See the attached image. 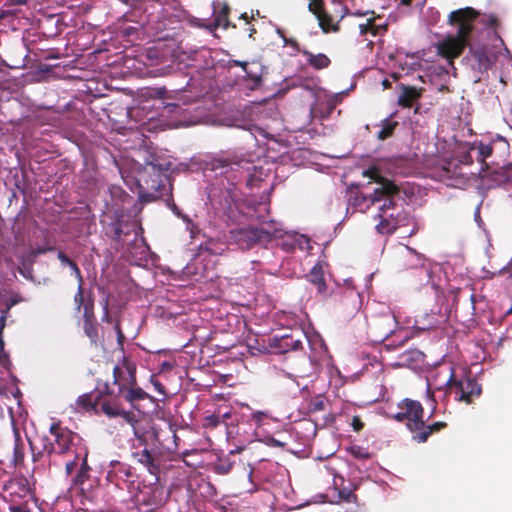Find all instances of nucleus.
Segmentation results:
<instances>
[{
    "instance_id": "13",
    "label": "nucleus",
    "mask_w": 512,
    "mask_h": 512,
    "mask_svg": "<svg viewBox=\"0 0 512 512\" xmlns=\"http://www.w3.org/2000/svg\"><path fill=\"white\" fill-rule=\"evenodd\" d=\"M99 329L94 313V300L89 299L84 305L83 331L89 338L90 344L96 348L103 346V338L99 334Z\"/></svg>"
},
{
    "instance_id": "46",
    "label": "nucleus",
    "mask_w": 512,
    "mask_h": 512,
    "mask_svg": "<svg viewBox=\"0 0 512 512\" xmlns=\"http://www.w3.org/2000/svg\"><path fill=\"white\" fill-rule=\"evenodd\" d=\"M364 175L375 180L378 184H380V186H382L383 181L387 180L380 175V172L377 168H369L364 172Z\"/></svg>"
},
{
    "instance_id": "28",
    "label": "nucleus",
    "mask_w": 512,
    "mask_h": 512,
    "mask_svg": "<svg viewBox=\"0 0 512 512\" xmlns=\"http://www.w3.org/2000/svg\"><path fill=\"white\" fill-rule=\"evenodd\" d=\"M25 446L18 432L15 433L13 456L11 463L13 467H20L24 463Z\"/></svg>"
},
{
    "instance_id": "51",
    "label": "nucleus",
    "mask_w": 512,
    "mask_h": 512,
    "mask_svg": "<svg viewBox=\"0 0 512 512\" xmlns=\"http://www.w3.org/2000/svg\"><path fill=\"white\" fill-rule=\"evenodd\" d=\"M101 320L103 322H106V323H110L112 321V317H111L110 312H109V300H108V298L105 299V301L103 303V315H102Z\"/></svg>"
},
{
    "instance_id": "2",
    "label": "nucleus",
    "mask_w": 512,
    "mask_h": 512,
    "mask_svg": "<svg viewBox=\"0 0 512 512\" xmlns=\"http://www.w3.org/2000/svg\"><path fill=\"white\" fill-rule=\"evenodd\" d=\"M447 22L455 29L456 33L454 35L469 42H471L472 32L475 30L476 23L478 22L487 28L493 29L494 37L499 39L501 44H504L497 32L499 20L494 14L486 15L472 7H464L451 11L448 15Z\"/></svg>"
},
{
    "instance_id": "18",
    "label": "nucleus",
    "mask_w": 512,
    "mask_h": 512,
    "mask_svg": "<svg viewBox=\"0 0 512 512\" xmlns=\"http://www.w3.org/2000/svg\"><path fill=\"white\" fill-rule=\"evenodd\" d=\"M101 411L109 418L122 417L127 423L134 424L136 415L131 411H126L118 402L117 398L112 401H103L100 403Z\"/></svg>"
},
{
    "instance_id": "17",
    "label": "nucleus",
    "mask_w": 512,
    "mask_h": 512,
    "mask_svg": "<svg viewBox=\"0 0 512 512\" xmlns=\"http://www.w3.org/2000/svg\"><path fill=\"white\" fill-rule=\"evenodd\" d=\"M469 52L477 63L479 72H487L496 62V55L491 53L486 46L476 47L472 43L469 45Z\"/></svg>"
},
{
    "instance_id": "62",
    "label": "nucleus",
    "mask_w": 512,
    "mask_h": 512,
    "mask_svg": "<svg viewBox=\"0 0 512 512\" xmlns=\"http://www.w3.org/2000/svg\"><path fill=\"white\" fill-rule=\"evenodd\" d=\"M263 416H264V413L257 412V413L253 414V419L256 420L257 422H259Z\"/></svg>"
},
{
    "instance_id": "19",
    "label": "nucleus",
    "mask_w": 512,
    "mask_h": 512,
    "mask_svg": "<svg viewBox=\"0 0 512 512\" xmlns=\"http://www.w3.org/2000/svg\"><path fill=\"white\" fill-rule=\"evenodd\" d=\"M71 490L85 499L93 498V487L90 483V474L77 471L72 478Z\"/></svg>"
},
{
    "instance_id": "49",
    "label": "nucleus",
    "mask_w": 512,
    "mask_h": 512,
    "mask_svg": "<svg viewBox=\"0 0 512 512\" xmlns=\"http://www.w3.org/2000/svg\"><path fill=\"white\" fill-rule=\"evenodd\" d=\"M114 330H115V332L117 334L118 345H120L122 347L123 343H124V340H125V335H124V333L122 331L120 320H116L115 321Z\"/></svg>"
},
{
    "instance_id": "23",
    "label": "nucleus",
    "mask_w": 512,
    "mask_h": 512,
    "mask_svg": "<svg viewBox=\"0 0 512 512\" xmlns=\"http://www.w3.org/2000/svg\"><path fill=\"white\" fill-rule=\"evenodd\" d=\"M395 325V318L393 316H383L374 326L377 338L381 341L387 340L394 333L393 327Z\"/></svg>"
},
{
    "instance_id": "48",
    "label": "nucleus",
    "mask_w": 512,
    "mask_h": 512,
    "mask_svg": "<svg viewBox=\"0 0 512 512\" xmlns=\"http://www.w3.org/2000/svg\"><path fill=\"white\" fill-rule=\"evenodd\" d=\"M283 43H284V46H289V47H291L295 52L300 53V54H302V51H305V50H306V48H302V47L299 45L298 41H297L296 39H294V38H288V37H286V38H284Z\"/></svg>"
},
{
    "instance_id": "44",
    "label": "nucleus",
    "mask_w": 512,
    "mask_h": 512,
    "mask_svg": "<svg viewBox=\"0 0 512 512\" xmlns=\"http://www.w3.org/2000/svg\"><path fill=\"white\" fill-rule=\"evenodd\" d=\"M244 71L246 73V78L252 82V88L258 87L261 84L262 78L258 71H253L248 66Z\"/></svg>"
},
{
    "instance_id": "8",
    "label": "nucleus",
    "mask_w": 512,
    "mask_h": 512,
    "mask_svg": "<svg viewBox=\"0 0 512 512\" xmlns=\"http://www.w3.org/2000/svg\"><path fill=\"white\" fill-rule=\"evenodd\" d=\"M110 222L104 223L105 234L117 242L124 241V237L128 236L133 227V223L129 220V217L123 213L122 210H115L113 214L107 215Z\"/></svg>"
},
{
    "instance_id": "31",
    "label": "nucleus",
    "mask_w": 512,
    "mask_h": 512,
    "mask_svg": "<svg viewBox=\"0 0 512 512\" xmlns=\"http://www.w3.org/2000/svg\"><path fill=\"white\" fill-rule=\"evenodd\" d=\"M386 29V25L376 24L375 18H369L366 23L359 25L360 34L363 36L367 34H371L372 36L381 35Z\"/></svg>"
},
{
    "instance_id": "57",
    "label": "nucleus",
    "mask_w": 512,
    "mask_h": 512,
    "mask_svg": "<svg viewBox=\"0 0 512 512\" xmlns=\"http://www.w3.org/2000/svg\"><path fill=\"white\" fill-rule=\"evenodd\" d=\"M58 259L61 261L62 264H65V265H68V266L73 261L62 251H60L58 253Z\"/></svg>"
},
{
    "instance_id": "36",
    "label": "nucleus",
    "mask_w": 512,
    "mask_h": 512,
    "mask_svg": "<svg viewBox=\"0 0 512 512\" xmlns=\"http://www.w3.org/2000/svg\"><path fill=\"white\" fill-rule=\"evenodd\" d=\"M99 402V397L93 398L92 393H85L78 397L77 405L85 411L94 410Z\"/></svg>"
},
{
    "instance_id": "12",
    "label": "nucleus",
    "mask_w": 512,
    "mask_h": 512,
    "mask_svg": "<svg viewBox=\"0 0 512 512\" xmlns=\"http://www.w3.org/2000/svg\"><path fill=\"white\" fill-rule=\"evenodd\" d=\"M479 177L490 182L489 187L503 186L506 189L512 188V164H504L502 167L490 169L481 167Z\"/></svg>"
},
{
    "instance_id": "59",
    "label": "nucleus",
    "mask_w": 512,
    "mask_h": 512,
    "mask_svg": "<svg viewBox=\"0 0 512 512\" xmlns=\"http://www.w3.org/2000/svg\"><path fill=\"white\" fill-rule=\"evenodd\" d=\"M230 64L233 65V66H239L241 67L243 70H246V67L249 66L248 62H245V61H239V60H231L230 61Z\"/></svg>"
},
{
    "instance_id": "52",
    "label": "nucleus",
    "mask_w": 512,
    "mask_h": 512,
    "mask_svg": "<svg viewBox=\"0 0 512 512\" xmlns=\"http://www.w3.org/2000/svg\"><path fill=\"white\" fill-rule=\"evenodd\" d=\"M69 267L72 273L75 275L76 279L78 280V284H83V276L77 264L74 261H72Z\"/></svg>"
},
{
    "instance_id": "32",
    "label": "nucleus",
    "mask_w": 512,
    "mask_h": 512,
    "mask_svg": "<svg viewBox=\"0 0 512 512\" xmlns=\"http://www.w3.org/2000/svg\"><path fill=\"white\" fill-rule=\"evenodd\" d=\"M29 443H30V449H31V453H32V462L36 465V467L37 468L49 467L48 466V452H46L44 450V443L41 442L42 449L38 450V451H36V448L31 441H29Z\"/></svg>"
},
{
    "instance_id": "60",
    "label": "nucleus",
    "mask_w": 512,
    "mask_h": 512,
    "mask_svg": "<svg viewBox=\"0 0 512 512\" xmlns=\"http://www.w3.org/2000/svg\"><path fill=\"white\" fill-rule=\"evenodd\" d=\"M161 368H162V370H165V369L170 370L173 368V365L168 361H164L161 364Z\"/></svg>"
},
{
    "instance_id": "7",
    "label": "nucleus",
    "mask_w": 512,
    "mask_h": 512,
    "mask_svg": "<svg viewBox=\"0 0 512 512\" xmlns=\"http://www.w3.org/2000/svg\"><path fill=\"white\" fill-rule=\"evenodd\" d=\"M135 436L142 445H147L148 440L151 439L156 442L159 448L168 453H172L177 449L176 440L178 437L176 435V431L171 427H168L166 431L152 428L151 432H145L142 434H139L137 431H135Z\"/></svg>"
},
{
    "instance_id": "37",
    "label": "nucleus",
    "mask_w": 512,
    "mask_h": 512,
    "mask_svg": "<svg viewBox=\"0 0 512 512\" xmlns=\"http://www.w3.org/2000/svg\"><path fill=\"white\" fill-rule=\"evenodd\" d=\"M383 215L387 216V218L392 220L393 222H398V227L404 225V222L407 218L403 209H399L398 207L397 210H390L389 212H386Z\"/></svg>"
},
{
    "instance_id": "34",
    "label": "nucleus",
    "mask_w": 512,
    "mask_h": 512,
    "mask_svg": "<svg viewBox=\"0 0 512 512\" xmlns=\"http://www.w3.org/2000/svg\"><path fill=\"white\" fill-rule=\"evenodd\" d=\"M398 126L397 121H393L390 118H386L381 122V129L377 134L379 140H386L391 137Z\"/></svg>"
},
{
    "instance_id": "29",
    "label": "nucleus",
    "mask_w": 512,
    "mask_h": 512,
    "mask_svg": "<svg viewBox=\"0 0 512 512\" xmlns=\"http://www.w3.org/2000/svg\"><path fill=\"white\" fill-rule=\"evenodd\" d=\"M442 171V175L447 178H460L464 175L462 166L459 165V161L454 157L444 161Z\"/></svg>"
},
{
    "instance_id": "6",
    "label": "nucleus",
    "mask_w": 512,
    "mask_h": 512,
    "mask_svg": "<svg viewBox=\"0 0 512 512\" xmlns=\"http://www.w3.org/2000/svg\"><path fill=\"white\" fill-rule=\"evenodd\" d=\"M399 412L392 414L390 418L397 422L407 421V428L412 432L416 431L424 418V408L419 401L409 398L398 403Z\"/></svg>"
},
{
    "instance_id": "58",
    "label": "nucleus",
    "mask_w": 512,
    "mask_h": 512,
    "mask_svg": "<svg viewBox=\"0 0 512 512\" xmlns=\"http://www.w3.org/2000/svg\"><path fill=\"white\" fill-rule=\"evenodd\" d=\"M212 241L206 243L204 246L201 245L200 249L208 252L209 254H217V252L212 248Z\"/></svg>"
},
{
    "instance_id": "25",
    "label": "nucleus",
    "mask_w": 512,
    "mask_h": 512,
    "mask_svg": "<svg viewBox=\"0 0 512 512\" xmlns=\"http://www.w3.org/2000/svg\"><path fill=\"white\" fill-rule=\"evenodd\" d=\"M302 55L306 58L307 64L316 70L328 68L331 64L330 58L324 53L314 54L306 49L302 51Z\"/></svg>"
},
{
    "instance_id": "38",
    "label": "nucleus",
    "mask_w": 512,
    "mask_h": 512,
    "mask_svg": "<svg viewBox=\"0 0 512 512\" xmlns=\"http://www.w3.org/2000/svg\"><path fill=\"white\" fill-rule=\"evenodd\" d=\"M89 299H93V298L91 296H89V298L87 300H85L83 284H78L77 292L74 295V303L76 305V310L78 312H80L81 309L84 310V305L87 303V301Z\"/></svg>"
},
{
    "instance_id": "3",
    "label": "nucleus",
    "mask_w": 512,
    "mask_h": 512,
    "mask_svg": "<svg viewBox=\"0 0 512 512\" xmlns=\"http://www.w3.org/2000/svg\"><path fill=\"white\" fill-rule=\"evenodd\" d=\"M279 231H270V224L262 227L245 226L229 231V239L242 250H249L256 245H266L278 236Z\"/></svg>"
},
{
    "instance_id": "27",
    "label": "nucleus",
    "mask_w": 512,
    "mask_h": 512,
    "mask_svg": "<svg viewBox=\"0 0 512 512\" xmlns=\"http://www.w3.org/2000/svg\"><path fill=\"white\" fill-rule=\"evenodd\" d=\"M121 397H123L127 402H129L132 405L137 401L150 398L149 394L146 393L141 387H139L137 383L127 387L125 392L121 394Z\"/></svg>"
},
{
    "instance_id": "30",
    "label": "nucleus",
    "mask_w": 512,
    "mask_h": 512,
    "mask_svg": "<svg viewBox=\"0 0 512 512\" xmlns=\"http://www.w3.org/2000/svg\"><path fill=\"white\" fill-rule=\"evenodd\" d=\"M112 470H110L107 474V478L112 481V477L122 480H128L132 477L131 467L127 464H123L120 462L112 463Z\"/></svg>"
},
{
    "instance_id": "42",
    "label": "nucleus",
    "mask_w": 512,
    "mask_h": 512,
    "mask_svg": "<svg viewBox=\"0 0 512 512\" xmlns=\"http://www.w3.org/2000/svg\"><path fill=\"white\" fill-rule=\"evenodd\" d=\"M228 16H229V7L228 6H224L220 10L218 16L215 19L216 25L217 26H223L224 28H227L229 26Z\"/></svg>"
},
{
    "instance_id": "21",
    "label": "nucleus",
    "mask_w": 512,
    "mask_h": 512,
    "mask_svg": "<svg viewBox=\"0 0 512 512\" xmlns=\"http://www.w3.org/2000/svg\"><path fill=\"white\" fill-rule=\"evenodd\" d=\"M270 231H279V235L273 237L272 241L276 240L277 247H279L284 252L291 253L295 251L298 246H300L299 237L297 235L286 233L280 228H272L271 224Z\"/></svg>"
},
{
    "instance_id": "55",
    "label": "nucleus",
    "mask_w": 512,
    "mask_h": 512,
    "mask_svg": "<svg viewBox=\"0 0 512 512\" xmlns=\"http://www.w3.org/2000/svg\"><path fill=\"white\" fill-rule=\"evenodd\" d=\"M231 464H219L215 467V470L221 474H226L231 469Z\"/></svg>"
},
{
    "instance_id": "24",
    "label": "nucleus",
    "mask_w": 512,
    "mask_h": 512,
    "mask_svg": "<svg viewBox=\"0 0 512 512\" xmlns=\"http://www.w3.org/2000/svg\"><path fill=\"white\" fill-rule=\"evenodd\" d=\"M308 280L316 287L318 293L323 294L326 292L327 285L324 278V269L322 264L316 263L312 267L310 273L308 274Z\"/></svg>"
},
{
    "instance_id": "63",
    "label": "nucleus",
    "mask_w": 512,
    "mask_h": 512,
    "mask_svg": "<svg viewBox=\"0 0 512 512\" xmlns=\"http://www.w3.org/2000/svg\"><path fill=\"white\" fill-rule=\"evenodd\" d=\"M240 18H241V19H243V20H245V21H246V23L248 24V23H250V19H253L254 17H253V15H252V16L249 18V17H248V15H247V13H243V14H241V17H240Z\"/></svg>"
},
{
    "instance_id": "10",
    "label": "nucleus",
    "mask_w": 512,
    "mask_h": 512,
    "mask_svg": "<svg viewBox=\"0 0 512 512\" xmlns=\"http://www.w3.org/2000/svg\"><path fill=\"white\" fill-rule=\"evenodd\" d=\"M396 195H399L398 186L390 180H385L382 182V186L374 190L370 199L373 203L383 201L378 214H384L390 210H397V203L394 200Z\"/></svg>"
},
{
    "instance_id": "39",
    "label": "nucleus",
    "mask_w": 512,
    "mask_h": 512,
    "mask_svg": "<svg viewBox=\"0 0 512 512\" xmlns=\"http://www.w3.org/2000/svg\"><path fill=\"white\" fill-rule=\"evenodd\" d=\"M220 424L221 421L216 411L210 415L205 416L202 420V426L205 429H214Z\"/></svg>"
},
{
    "instance_id": "11",
    "label": "nucleus",
    "mask_w": 512,
    "mask_h": 512,
    "mask_svg": "<svg viewBox=\"0 0 512 512\" xmlns=\"http://www.w3.org/2000/svg\"><path fill=\"white\" fill-rule=\"evenodd\" d=\"M305 340H307V336L303 330H294L288 334L273 337L270 345L277 350V353L284 354L302 350Z\"/></svg>"
},
{
    "instance_id": "53",
    "label": "nucleus",
    "mask_w": 512,
    "mask_h": 512,
    "mask_svg": "<svg viewBox=\"0 0 512 512\" xmlns=\"http://www.w3.org/2000/svg\"><path fill=\"white\" fill-rule=\"evenodd\" d=\"M77 465H78V460H76L75 456H72V459L67 461L65 464L66 474L71 475Z\"/></svg>"
},
{
    "instance_id": "14",
    "label": "nucleus",
    "mask_w": 512,
    "mask_h": 512,
    "mask_svg": "<svg viewBox=\"0 0 512 512\" xmlns=\"http://www.w3.org/2000/svg\"><path fill=\"white\" fill-rule=\"evenodd\" d=\"M3 492L5 501L15 503L29 496L31 488L28 479L21 476L9 479L3 486Z\"/></svg>"
},
{
    "instance_id": "40",
    "label": "nucleus",
    "mask_w": 512,
    "mask_h": 512,
    "mask_svg": "<svg viewBox=\"0 0 512 512\" xmlns=\"http://www.w3.org/2000/svg\"><path fill=\"white\" fill-rule=\"evenodd\" d=\"M75 458L78 462H81L78 471L90 474L91 467L88 464V449L86 446H84V452L82 454L75 455Z\"/></svg>"
},
{
    "instance_id": "45",
    "label": "nucleus",
    "mask_w": 512,
    "mask_h": 512,
    "mask_svg": "<svg viewBox=\"0 0 512 512\" xmlns=\"http://www.w3.org/2000/svg\"><path fill=\"white\" fill-rule=\"evenodd\" d=\"M216 412L220 418L221 424H224L225 426H228V420L235 416V413H233L232 409H226L223 411L221 408H219L216 410Z\"/></svg>"
},
{
    "instance_id": "22",
    "label": "nucleus",
    "mask_w": 512,
    "mask_h": 512,
    "mask_svg": "<svg viewBox=\"0 0 512 512\" xmlns=\"http://www.w3.org/2000/svg\"><path fill=\"white\" fill-rule=\"evenodd\" d=\"M133 458L143 466H145L151 474H156L159 471V463L152 451L144 448L141 451L133 453Z\"/></svg>"
},
{
    "instance_id": "47",
    "label": "nucleus",
    "mask_w": 512,
    "mask_h": 512,
    "mask_svg": "<svg viewBox=\"0 0 512 512\" xmlns=\"http://www.w3.org/2000/svg\"><path fill=\"white\" fill-rule=\"evenodd\" d=\"M9 510L10 512H31L26 501L10 503Z\"/></svg>"
},
{
    "instance_id": "5",
    "label": "nucleus",
    "mask_w": 512,
    "mask_h": 512,
    "mask_svg": "<svg viewBox=\"0 0 512 512\" xmlns=\"http://www.w3.org/2000/svg\"><path fill=\"white\" fill-rule=\"evenodd\" d=\"M447 391L454 394L455 400L471 404L475 398L479 397L482 389L478 382L468 376L456 379L453 368H450V375L446 381Z\"/></svg>"
},
{
    "instance_id": "26",
    "label": "nucleus",
    "mask_w": 512,
    "mask_h": 512,
    "mask_svg": "<svg viewBox=\"0 0 512 512\" xmlns=\"http://www.w3.org/2000/svg\"><path fill=\"white\" fill-rule=\"evenodd\" d=\"M341 487H338V482L335 481L334 490L338 492V502H346V503H355L357 501V496L354 493L355 488L349 486H344V479L340 477Z\"/></svg>"
},
{
    "instance_id": "16",
    "label": "nucleus",
    "mask_w": 512,
    "mask_h": 512,
    "mask_svg": "<svg viewBox=\"0 0 512 512\" xmlns=\"http://www.w3.org/2000/svg\"><path fill=\"white\" fill-rule=\"evenodd\" d=\"M397 89L399 91L397 105L402 108H413L425 92L423 87H416L403 83L398 84Z\"/></svg>"
},
{
    "instance_id": "35",
    "label": "nucleus",
    "mask_w": 512,
    "mask_h": 512,
    "mask_svg": "<svg viewBox=\"0 0 512 512\" xmlns=\"http://www.w3.org/2000/svg\"><path fill=\"white\" fill-rule=\"evenodd\" d=\"M148 490L151 493V495L148 498H146V496H145L148 493V491L141 492V495L143 496V498L141 499L142 503L145 505H148V506L160 505L162 502V499L160 498L162 489H160L158 487H149Z\"/></svg>"
},
{
    "instance_id": "61",
    "label": "nucleus",
    "mask_w": 512,
    "mask_h": 512,
    "mask_svg": "<svg viewBox=\"0 0 512 512\" xmlns=\"http://www.w3.org/2000/svg\"><path fill=\"white\" fill-rule=\"evenodd\" d=\"M12 5H25L27 0H9Z\"/></svg>"
},
{
    "instance_id": "43",
    "label": "nucleus",
    "mask_w": 512,
    "mask_h": 512,
    "mask_svg": "<svg viewBox=\"0 0 512 512\" xmlns=\"http://www.w3.org/2000/svg\"><path fill=\"white\" fill-rule=\"evenodd\" d=\"M324 409H325V402L320 396L312 399L308 405V410L310 413L321 412Z\"/></svg>"
},
{
    "instance_id": "50",
    "label": "nucleus",
    "mask_w": 512,
    "mask_h": 512,
    "mask_svg": "<svg viewBox=\"0 0 512 512\" xmlns=\"http://www.w3.org/2000/svg\"><path fill=\"white\" fill-rule=\"evenodd\" d=\"M454 158L457 159V161H459V165H461V166H463V165L469 166L473 163V158H472L471 154L468 152L463 153L460 156L454 157Z\"/></svg>"
},
{
    "instance_id": "41",
    "label": "nucleus",
    "mask_w": 512,
    "mask_h": 512,
    "mask_svg": "<svg viewBox=\"0 0 512 512\" xmlns=\"http://www.w3.org/2000/svg\"><path fill=\"white\" fill-rule=\"evenodd\" d=\"M351 456L356 459H369L370 453L367 452L363 447L359 445H353L348 449Z\"/></svg>"
},
{
    "instance_id": "20",
    "label": "nucleus",
    "mask_w": 512,
    "mask_h": 512,
    "mask_svg": "<svg viewBox=\"0 0 512 512\" xmlns=\"http://www.w3.org/2000/svg\"><path fill=\"white\" fill-rule=\"evenodd\" d=\"M447 427V423L443 421L434 422L432 424L426 425L424 422V418L421 419V424L419 425L416 431H412L413 439L418 443H424L428 440V438Z\"/></svg>"
},
{
    "instance_id": "1",
    "label": "nucleus",
    "mask_w": 512,
    "mask_h": 512,
    "mask_svg": "<svg viewBox=\"0 0 512 512\" xmlns=\"http://www.w3.org/2000/svg\"><path fill=\"white\" fill-rule=\"evenodd\" d=\"M50 436H43L44 450L48 452V466L58 465V457H70L84 452L83 439L81 436L63 427L60 422H54L49 427Z\"/></svg>"
},
{
    "instance_id": "4",
    "label": "nucleus",
    "mask_w": 512,
    "mask_h": 512,
    "mask_svg": "<svg viewBox=\"0 0 512 512\" xmlns=\"http://www.w3.org/2000/svg\"><path fill=\"white\" fill-rule=\"evenodd\" d=\"M136 379V364L123 356L121 362L113 368V382L112 385L106 384L105 394L120 398L127 387L136 384Z\"/></svg>"
},
{
    "instance_id": "9",
    "label": "nucleus",
    "mask_w": 512,
    "mask_h": 512,
    "mask_svg": "<svg viewBox=\"0 0 512 512\" xmlns=\"http://www.w3.org/2000/svg\"><path fill=\"white\" fill-rule=\"evenodd\" d=\"M471 42L454 34H449L436 44L438 55L453 63L454 59L460 57L465 48H469Z\"/></svg>"
},
{
    "instance_id": "56",
    "label": "nucleus",
    "mask_w": 512,
    "mask_h": 512,
    "mask_svg": "<svg viewBox=\"0 0 512 512\" xmlns=\"http://www.w3.org/2000/svg\"><path fill=\"white\" fill-rule=\"evenodd\" d=\"M152 384L160 394H166L165 387L159 380L152 379Z\"/></svg>"
},
{
    "instance_id": "15",
    "label": "nucleus",
    "mask_w": 512,
    "mask_h": 512,
    "mask_svg": "<svg viewBox=\"0 0 512 512\" xmlns=\"http://www.w3.org/2000/svg\"><path fill=\"white\" fill-rule=\"evenodd\" d=\"M497 146H500V156L508 153L509 143L504 137L499 135L487 144L483 142L474 143L470 150L477 152V160L483 164L482 167L486 168L488 165L485 162V159L492 156L496 152Z\"/></svg>"
},
{
    "instance_id": "54",
    "label": "nucleus",
    "mask_w": 512,
    "mask_h": 512,
    "mask_svg": "<svg viewBox=\"0 0 512 512\" xmlns=\"http://www.w3.org/2000/svg\"><path fill=\"white\" fill-rule=\"evenodd\" d=\"M352 427L354 431L359 432L363 429L364 423L361 421L360 417L354 416L352 419Z\"/></svg>"
},
{
    "instance_id": "64",
    "label": "nucleus",
    "mask_w": 512,
    "mask_h": 512,
    "mask_svg": "<svg viewBox=\"0 0 512 512\" xmlns=\"http://www.w3.org/2000/svg\"><path fill=\"white\" fill-rule=\"evenodd\" d=\"M255 33H256V28L254 26L250 27L249 33H248L249 38H253Z\"/></svg>"
},
{
    "instance_id": "33",
    "label": "nucleus",
    "mask_w": 512,
    "mask_h": 512,
    "mask_svg": "<svg viewBox=\"0 0 512 512\" xmlns=\"http://www.w3.org/2000/svg\"><path fill=\"white\" fill-rule=\"evenodd\" d=\"M377 217L380 219L379 223L376 225V229L381 234H392L398 228V222H393L388 219L387 216L378 214Z\"/></svg>"
}]
</instances>
